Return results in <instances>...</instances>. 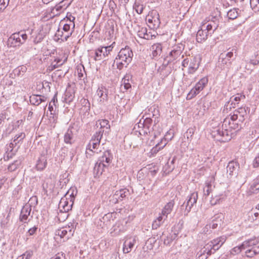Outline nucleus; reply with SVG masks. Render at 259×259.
I'll return each instance as SVG.
<instances>
[{"label":"nucleus","instance_id":"nucleus-10","mask_svg":"<svg viewBox=\"0 0 259 259\" xmlns=\"http://www.w3.org/2000/svg\"><path fill=\"white\" fill-rule=\"evenodd\" d=\"M184 47L182 44L175 46L172 48L171 51L169 52V62H173L175 60H180L183 57L182 55Z\"/></svg>","mask_w":259,"mask_h":259},{"label":"nucleus","instance_id":"nucleus-48","mask_svg":"<svg viewBox=\"0 0 259 259\" xmlns=\"http://www.w3.org/2000/svg\"><path fill=\"white\" fill-rule=\"evenodd\" d=\"M245 249L244 247L242 246V244L240 246L234 247L231 250V253L232 254H235L239 253L242 250Z\"/></svg>","mask_w":259,"mask_h":259},{"label":"nucleus","instance_id":"nucleus-44","mask_svg":"<svg viewBox=\"0 0 259 259\" xmlns=\"http://www.w3.org/2000/svg\"><path fill=\"white\" fill-rule=\"evenodd\" d=\"M245 96L242 95L240 94H237V95L235 96H233L230 100L232 101V103H233L234 104H238L239 102L241 100V99H244Z\"/></svg>","mask_w":259,"mask_h":259},{"label":"nucleus","instance_id":"nucleus-11","mask_svg":"<svg viewBox=\"0 0 259 259\" xmlns=\"http://www.w3.org/2000/svg\"><path fill=\"white\" fill-rule=\"evenodd\" d=\"M73 202L74 201L70 200L69 198L64 196L61 199L59 204L60 211L61 212H67L69 210L71 209Z\"/></svg>","mask_w":259,"mask_h":259},{"label":"nucleus","instance_id":"nucleus-34","mask_svg":"<svg viewBox=\"0 0 259 259\" xmlns=\"http://www.w3.org/2000/svg\"><path fill=\"white\" fill-rule=\"evenodd\" d=\"M73 134L72 130L68 129L64 135V141L66 144H71L73 143Z\"/></svg>","mask_w":259,"mask_h":259},{"label":"nucleus","instance_id":"nucleus-33","mask_svg":"<svg viewBox=\"0 0 259 259\" xmlns=\"http://www.w3.org/2000/svg\"><path fill=\"white\" fill-rule=\"evenodd\" d=\"M151 50L152 56L154 57L159 56L162 52V46L160 44H155L152 46Z\"/></svg>","mask_w":259,"mask_h":259},{"label":"nucleus","instance_id":"nucleus-40","mask_svg":"<svg viewBox=\"0 0 259 259\" xmlns=\"http://www.w3.org/2000/svg\"><path fill=\"white\" fill-rule=\"evenodd\" d=\"M130 75H126L124 76V77L123 78L122 80L121 87L123 86L125 90H127L131 88V85L129 82V79L130 78Z\"/></svg>","mask_w":259,"mask_h":259},{"label":"nucleus","instance_id":"nucleus-42","mask_svg":"<svg viewBox=\"0 0 259 259\" xmlns=\"http://www.w3.org/2000/svg\"><path fill=\"white\" fill-rule=\"evenodd\" d=\"M234 112H238L237 115L238 116V121L242 122L244 120V115L246 113L244 108H240L238 110H235Z\"/></svg>","mask_w":259,"mask_h":259},{"label":"nucleus","instance_id":"nucleus-9","mask_svg":"<svg viewBox=\"0 0 259 259\" xmlns=\"http://www.w3.org/2000/svg\"><path fill=\"white\" fill-rule=\"evenodd\" d=\"M208 81V78L206 77L201 78L189 92L187 95V99H191L198 95L207 85Z\"/></svg>","mask_w":259,"mask_h":259},{"label":"nucleus","instance_id":"nucleus-41","mask_svg":"<svg viewBox=\"0 0 259 259\" xmlns=\"http://www.w3.org/2000/svg\"><path fill=\"white\" fill-rule=\"evenodd\" d=\"M21 160L18 159L14 161L12 163L10 164L8 166V170L10 171H15L21 164Z\"/></svg>","mask_w":259,"mask_h":259},{"label":"nucleus","instance_id":"nucleus-36","mask_svg":"<svg viewBox=\"0 0 259 259\" xmlns=\"http://www.w3.org/2000/svg\"><path fill=\"white\" fill-rule=\"evenodd\" d=\"M77 193V189L75 187H71L65 195V196L69 198L70 200L74 201L75 197Z\"/></svg>","mask_w":259,"mask_h":259},{"label":"nucleus","instance_id":"nucleus-43","mask_svg":"<svg viewBox=\"0 0 259 259\" xmlns=\"http://www.w3.org/2000/svg\"><path fill=\"white\" fill-rule=\"evenodd\" d=\"M27 71V68L25 66L22 65L19 66L15 70V73L17 76L23 75Z\"/></svg>","mask_w":259,"mask_h":259},{"label":"nucleus","instance_id":"nucleus-45","mask_svg":"<svg viewBox=\"0 0 259 259\" xmlns=\"http://www.w3.org/2000/svg\"><path fill=\"white\" fill-rule=\"evenodd\" d=\"M227 16L230 19H234L238 16V13L236 9H233L228 11Z\"/></svg>","mask_w":259,"mask_h":259},{"label":"nucleus","instance_id":"nucleus-8","mask_svg":"<svg viewBox=\"0 0 259 259\" xmlns=\"http://www.w3.org/2000/svg\"><path fill=\"white\" fill-rule=\"evenodd\" d=\"M233 56V53L229 52L226 54L222 53L219 59V65L222 69L228 71L231 67V58Z\"/></svg>","mask_w":259,"mask_h":259},{"label":"nucleus","instance_id":"nucleus-57","mask_svg":"<svg viewBox=\"0 0 259 259\" xmlns=\"http://www.w3.org/2000/svg\"><path fill=\"white\" fill-rule=\"evenodd\" d=\"M59 66H60L59 65V64H58L57 62H55V61H54L52 62L50 66H49V69L50 71H52L55 69L56 68L59 67Z\"/></svg>","mask_w":259,"mask_h":259},{"label":"nucleus","instance_id":"nucleus-51","mask_svg":"<svg viewBox=\"0 0 259 259\" xmlns=\"http://www.w3.org/2000/svg\"><path fill=\"white\" fill-rule=\"evenodd\" d=\"M134 8L138 14H141L142 13L144 9V7L142 5H141L140 4L138 3H136Z\"/></svg>","mask_w":259,"mask_h":259},{"label":"nucleus","instance_id":"nucleus-61","mask_svg":"<svg viewBox=\"0 0 259 259\" xmlns=\"http://www.w3.org/2000/svg\"><path fill=\"white\" fill-rule=\"evenodd\" d=\"M255 58L256 59H251L250 60V63L253 65H258L259 63V54H257L255 55Z\"/></svg>","mask_w":259,"mask_h":259},{"label":"nucleus","instance_id":"nucleus-49","mask_svg":"<svg viewBox=\"0 0 259 259\" xmlns=\"http://www.w3.org/2000/svg\"><path fill=\"white\" fill-rule=\"evenodd\" d=\"M10 0H0V11L5 10L9 5Z\"/></svg>","mask_w":259,"mask_h":259},{"label":"nucleus","instance_id":"nucleus-38","mask_svg":"<svg viewBox=\"0 0 259 259\" xmlns=\"http://www.w3.org/2000/svg\"><path fill=\"white\" fill-rule=\"evenodd\" d=\"M74 97V92L71 91L69 89H67L65 93V100L67 103H70L72 101Z\"/></svg>","mask_w":259,"mask_h":259},{"label":"nucleus","instance_id":"nucleus-32","mask_svg":"<svg viewBox=\"0 0 259 259\" xmlns=\"http://www.w3.org/2000/svg\"><path fill=\"white\" fill-rule=\"evenodd\" d=\"M258 244H259L258 238L250 239L248 240L244 241L242 243V246L244 247L245 249L247 247H255L256 245H258Z\"/></svg>","mask_w":259,"mask_h":259},{"label":"nucleus","instance_id":"nucleus-59","mask_svg":"<svg viewBox=\"0 0 259 259\" xmlns=\"http://www.w3.org/2000/svg\"><path fill=\"white\" fill-rule=\"evenodd\" d=\"M160 143H157L155 147H153L151 150V153L152 154L157 153L160 150L162 149L159 146H160Z\"/></svg>","mask_w":259,"mask_h":259},{"label":"nucleus","instance_id":"nucleus-54","mask_svg":"<svg viewBox=\"0 0 259 259\" xmlns=\"http://www.w3.org/2000/svg\"><path fill=\"white\" fill-rule=\"evenodd\" d=\"M103 48L104 50L103 53L105 54L106 56H107L108 54H110V53L112 51L113 49V47L112 46V45H110L107 47H103Z\"/></svg>","mask_w":259,"mask_h":259},{"label":"nucleus","instance_id":"nucleus-64","mask_svg":"<svg viewBox=\"0 0 259 259\" xmlns=\"http://www.w3.org/2000/svg\"><path fill=\"white\" fill-rule=\"evenodd\" d=\"M37 229V228L35 226L29 229L28 231V234L29 235L31 236L34 234Z\"/></svg>","mask_w":259,"mask_h":259},{"label":"nucleus","instance_id":"nucleus-12","mask_svg":"<svg viewBox=\"0 0 259 259\" xmlns=\"http://www.w3.org/2000/svg\"><path fill=\"white\" fill-rule=\"evenodd\" d=\"M212 247L208 242L198 252L197 259H207L212 253H214Z\"/></svg>","mask_w":259,"mask_h":259},{"label":"nucleus","instance_id":"nucleus-20","mask_svg":"<svg viewBox=\"0 0 259 259\" xmlns=\"http://www.w3.org/2000/svg\"><path fill=\"white\" fill-rule=\"evenodd\" d=\"M137 35L141 38L147 40L151 39L154 35H152L150 32L147 33V29L146 27L138 26Z\"/></svg>","mask_w":259,"mask_h":259},{"label":"nucleus","instance_id":"nucleus-46","mask_svg":"<svg viewBox=\"0 0 259 259\" xmlns=\"http://www.w3.org/2000/svg\"><path fill=\"white\" fill-rule=\"evenodd\" d=\"M250 5L255 12L259 11V0H250Z\"/></svg>","mask_w":259,"mask_h":259},{"label":"nucleus","instance_id":"nucleus-7","mask_svg":"<svg viewBox=\"0 0 259 259\" xmlns=\"http://www.w3.org/2000/svg\"><path fill=\"white\" fill-rule=\"evenodd\" d=\"M200 64L199 58L196 57L185 59L182 62V66L188 67V73L192 74L198 69Z\"/></svg>","mask_w":259,"mask_h":259},{"label":"nucleus","instance_id":"nucleus-2","mask_svg":"<svg viewBox=\"0 0 259 259\" xmlns=\"http://www.w3.org/2000/svg\"><path fill=\"white\" fill-rule=\"evenodd\" d=\"M133 56V51L129 47L121 49L114 60L117 68L121 69L124 66H126L131 62Z\"/></svg>","mask_w":259,"mask_h":259},{"label":"nucleus","instance_id":"nucleus-19","mask_svg":"<svg viewBox=\"0 0 259 259\" xmlns=\"http://www.w3.org/2000/svg\"><path fill=\"white\" fill-rule=\"evenodd\" d=\"M97 94L100 98V102L104 103L107 101L108 91L105 87L103 86L99 87L97 91Z\"/></svg>","mask_w":259,"mask_h":259},{"label":"nucleus","instance_id":"nucleus-23","mask_svg":"<svg viewBox=\"0 0 259 259\" xmlns=\"http://www.w3.org/2000/svg\"><path fill=\"white\" fill-rule=\"evenodd\" d=\"M128 192V191L126 189H121L116 191L113 196V200H115L114 202L117 203L118 201H121L123 198L125 197Z\"/></svg>","mask_w":259,"mask_h":259},{"label":"nucleus","instance_id":"nucleus-50","mask_svg":"<svg viewBox=\"0 0 259 259\" xmlns=\"http://www.w3.org/2000/svg\"><path fill=\"white\" fill-rule=\"evenodd\" d=\"M221 200V197L220 196H213L212 195V197L211 200H210V202L211 205H214L219 203Z\"/></svg>","mask_w":259,"mask_h":259},{"label":"nucleus","instance_id":"nucleus-24","mask_svg":"<svg viewBox=\"0 0 259 259\" xmlns=\"http://www.w3.org/2000/svg\"><path fill=\"white\" fill-rule=\"evenodd\" d=\"M46 100L47 97L44 96L33 95L30 97V103L34 105L37 106Z\"/></svg>","mask_w":259,"mask_h":259},{"label":"nucleus","instance_id":"nucleus-56","mask_svg":"<svg viewBox=\"0 0 259 259\" xmlns=\"http://www.w3.org/2000/svg\"><path fill=\"white\" fill-rule=\"evenodd\" d=\"M63 31L59 29L56 33L55 36L57 37L58 39H61V40L63 41Z\"/></svg>","mask_w":259,"mask_h":259},{"label":"nucleus","instance_id":"nucleus-47","mask_svg":"<svg viewBox=\"0 0 259 259\" xmlns=\"http://www.w3.org/2000/svg\"><path fill=\"white\" fill-rule=\"evenodd\" d=\"M171 139V138H169L168 137V134H167L165 136V137L162 139H161V141L158 143L161 144L160 146H159L160 147L161 149H163L166 145L168 141L169 140H170Z\"/></svg>","mask_w":259,"mask_h":259},{"label":"nucleus","instance_id":"nucleus-28","mask_svg":"<svg viewBox=\"0 0 259 259\" xmlns=\"http://www.w3.org/2000/svg\"><path fill=\"white\" fill-rule=\"evenodd\" d=\"M111 160V156L110 152L108 151H106L104 152L102 157L99 158L98 161L104 165H107V167L109 165Z\"/></svg>","mask_w":259,"mask_h":259},{"label":"nucleus","instance_id":"nucleus-18","mask_svg":"<svg viewBox=\"0 0 259 259\" xmlns=\"http://www.w3.org/2000/svg\"><path fill=\"white\" fill-rule=\"evenodd\" d=\"M136 242L135 237L130 238L127 239L124 242L123 245V252L124 253H127L130 252L133 248L134 247Z\"/></svg>","mask_w":259,"mask_h":259},{"label":"nucleus","instance_id":"nucleus-53","mask_svg":"<svg viewBox=\"0 0 259 259\" xmlns=\"http://www.w3.org/2000/svg\"><path fill=\"white\" fill-rule=\"evenodd\" d=\"M245 254H246V256H247L248 257H252L254 255H256L253 247H252L251 249H247L245 251Z\"/></svg>","mask_w":259,"mask_h":259},{"label":"nucleus","instance_id":"nucleus-29","mask_svg":"<svg viewBox=\"0 0 259 259\" xmlns=\"http://www.w3.org/2000/svg\"><path fill=\"white\" fill-rule=\"evenodd\" d=\"M114 213H108L105 214L101 219V221L107 227L111 226V224L114 222Z\"/></svg>","mask_w":259,"mask_h":259},{"label":"nucleus","instance_id":"nucleus-5","mask_svg":"<svg viewBox=\"0 0 259 259\" xmlns=\"http://www.w3.org/2000/svg\"><path fill=\"white\" fill-rule=\"evenodd\" d=\"M237 112H234L233 114L226 117L222 123L223 128H228L230 134H231V130H239L241 128V125L238 121V116Z\"/></svg>","mask_w":259,"mask_h":259},{"label":"nucleus","instance_id":"nucleus-14","mask_svg":"<svg viewBox=\"0 0 259 259\" xmlns=\"http://www.w3.org/2000/svg\"><path fill=\"white\" fill-rule=\"evenodd\" d=\"M72 234L71 230L69 227L62 228L56 231L55 238L56 240L59 238L64 239L63 241H65L67 240Z\"/></svg>","mask_w":259,"mask_h":259},{"label":"nucleus","instance_id":"nucleus-13","mask_svg":"<svg viewBox=\"0 0 259 259\" xmlns=\"http://www.w3.org/2000/svg\"><path fill=\"white\" fill-rule=\"evenodd\" d=\"M31 211V207L30 205L26 204L21 209L20 221L25 223L29 222L32 218V216L30 215Z\"/></svg>","mask_w":259,"mask_h":259},{"label":"nucleus","instance_id":"nucleus-55","mask_svg":"<svg viewBox=\"0 0 259 259\" xmlns=\"http://www.w3.org/2000/svg\"><path fill=\"white\" fill-rule=\"evenodd\" d=\"M66 18L69 20L70 23L71 25L72 26V29H74L75 27V24L74 23V21L75 20V17L72 16L71 14H67Z\"/></svg>","mask_w":259,"mask_h":259},{"label":"nucleus","instance_id":"nucleus-3","mask_svg":"<svg viewBox=\"0 0 259 259\" xmlns=\"http://www.w3.org/2000/svg\"><path fill=\"white\" fill-rule=\"evenodd\" d=\"M210 134L212 137L221 142H228L231 139L229 129L225 128V127L223 128V125L221 127L220 126H217L213 127L212 130L211 131Z\"/></svg>","mask_w":259,"mask_h":259},{"label":"nucleus","instance_id":"nucleus-4","mask_svg":"<svg viewBox=\"0 0 259 259\" xmlns=\"http://www.w3.org/2000/svg\"><path fill=\"white\" fill-rule=\"evenodd\" d=\"M102 137V134L101 131L96 132L95 134L92 137V139L90 140L89 144L87 147V154H88L89 151L92 152L94 153H99L101 151L100 147V140Z\"/></svg>","mask_w":259,"mask_h":259},{"label":"nucleus","instance_id":"nucleus-37","mask_svg":"<svg viewBox=\"0 0 259 259\" xmlns=\"http://www.w3.org/2000/svg\"><path fill=\"white\" fill-rule=\"evenodd\" d=\"M104 50L103 47L99 48L95 52V60L99 61L103 59V57H106L105 54L103 53Z\"/></svg>","mask_w":259,"mask_h":259},{"label":"nucleus","instance_id":"nucleus-60","mask_svg":"<svg viewBox=\"0 0 259 259\" xmlns=\"http://www.w3.org/2000/svg\"><path fill=\"white\" fill-rule=\"evenodd\" d=\"M71 25L70 24H64L63 27V31L64 32H73V29H70Z\"/></svg>","mask_w":259,"mask_h":259},{"label":"nucleus","instance_id":"nucleus-15","mask_svg":"<svg viewBox=\"0 0 259 259\" xmlns=\"http://www.w3.org/2000/svg\"><path fill=\"white\" fill-rule=\"evenodd\" d=\"M148 24L149 27L152 29H156L159 27L160 24L159 15L157 12L152 13L148 16Z\"/></svg>","mask_w":259,"mask_h":259},{"label":"nucleus","instance_id":"nucleus-6","mask_svg":"<svg viewBox=\"0 0 259 259\" xmlns=\"http://www.w3.org/2000/svg\"><path fill=\"white\" fill-rule=\"evenodd\" d=\"M27 39V34L24 32H19L11 35L8 39V44L11 47H19L23 44Z\"/></svg>","mask_w":259,"mask_h":259},{"label":"nucleus","instance_id":"nucleus-22","mask_svg":"<svg viewBox=\"0 0 259 259\" xmlns=\"http://www.w3.org/2000/svg\"><path fill=\"white\" fill-rule=\"evenodd\" d=\"M238 168L239 165L237 163L232 161L229 162L227 167V171L231 176L236 175L237 174Z\"/></svg>","mask_w":259,"mask_h":259},{"label":"nucleus","instance_id":"nucleus-30","mask_svg":"<svg viewBox=\"0 0 259 259\" xmlns=\"http://www.w3.org/2000/svg\"><path fill=\"white\" fill-rule=\"evenodd\" d=\"M175 202L173 200L167 203L162 208L161 213L162 215L167 217L168 214H170L172 211Z\"/></svg>","mask_w":259,"mask_h":259},{"label":"nucleus","instance_id":"nucleus-35","mask_svg":"<svg viewBox=\"0 0 259 259\" xmlns=\"http://www.w3.org/2000/svg\"><path fill=\"white\" fill-rule=\"evenodd\" d=\"M25 137L24 133H21L18 135H16L13 140V142L10 144V147L13 148L14 145H16L17 143H19Z\"/></svg>","mask_w":259,"mask_h":259},{"label":"nucleus","instance_id":"nucleus-62","mask_svg":"<svg viewBox=\"0 0 259 259\" xmlns=\"http://www.w3.org/2000/svg\"><path fill=\"white\" fill-rule=\"evenodd\" d=\"M253 166L254 167H259V153L258 155L255 157L253 162Z\"/></svg>","mask_w":259,"mask_h":259},{"label":"nucleus","instance_id":"nucleus-63","mask_svg":"<svg viewBox=\"0 0 259 259\" xmlns=\"http://www.w3.org/2000/svg\"><path fill=\"white\" fill-rule=\"evenodd\" d=\"M64 32L63 41H66L68 38L71 35L72 32Z\"/></svg>","mask_w":259,"mask_h":259},{"label":"nucleus","instance_id":"nucleus-21","mask_svg":"<svg viewBox=\"0 0 259 259\" xmlns=\"http://www.w3.org/2000/svg\"><path fill=\"white\" fill-rule=\"evenodd\" d=\"M96 125L98 127H100L101 134H103L104 132L108 133L110 130V124L109 121L106 119H102L98 120L96 123Z\"/></svg>","mask_w":259,"mask_h":259},{"label":"nucleus","instance_id":"nucleus-16","mask_svg":"<svg viewBox=\"0 0 259 259\" xmlns=\"http://www.w3.org/2000/svg\"><path fill=\"white\" fill-rule=\"evenodd\" d=\"M226 239L227 237L226 236H222L209 241V242L213 249V252L218 250L224 244Z\"/></svg>","mask_w":259,"mask_h":259},{"label":"nucleus","instance_id":"nucleus-52","mask_svg":"<svg viewBox=\"0 0 259 259\" xmlns=\"http://www.w3.org/2000/svg\"><path fill=\"white\" fill-rule=\"evenodd\" d=\"M32 255V252L31 251H26L22 255L19 256L18 259H30Z\"/></svg>","mask_w":259,"mask_h":259},{"label":"nucleus","instance_id":"nucleus-26","mask_svg":"<svg viewBox=\"0 0 259 259\" xmlns=\"http://www.w3.org/2000/svg\"><path fill=\"white\" fill-rule=\"evenodd\" d=\"M213 182V178H211L209 180H208L206 181L205 183V186L203 188V192L205 195L208 196L213 191L214 188L212 184Z\"/></svg>","mask_w":259,"mask_h":259},{"label":"nucleus","instance_id":"nucleus-27","mask_svg":"<svg viewBox=\"0 0 259 259\" xmlns=\"http://www.w3.org/2000/svg\"><path fill=\"white\" fill-rule=\"evenodd\" d=\"M47 164V157L45 155H41L36 161V168L38 170H42L46 168Z\"/></svg>","mask_w":259,"mask_h":259},{"label":"nucleus","instance_id":"nucleus-58","mask_svg":"<svg viewBox=\"0 0 259 259\" xmlns=\"http://www.w3.org/2000/svg\"><path fill=\"white\" fill-rule=\"evenodd\" d=\"M50 259H65V255L63 253H58Z\"/></svg>","mask_w":259,"mask_h":259},{"label":"nucleus","instance_id":"nucleus-31","mask_svg":"<svg viewBox=\"0 0 259 259\" xmlns=\"http://www.w3.org/2000/svg\"><path fill=\"white\" fill-rule=\"evenodd\" d=\"M259 191V180H255L253 183L250 185L247 191L248 195L257 193Z\"/></svg>","mask_w":259,"mask_h":259},{"label":"nucleus","instance_id":"nucleus-17","mask_svg":"<svg viewBox=\"0 0 259 259\" xmlns=\"http://www.w3.org/2000/svg\"><path fill=\"white\" fill-rule=\"evenodd\" d=\"M198 198V194L197 192H194L192 193L188 197L187 203L186 204V214H187L190 211L193 205L196 203Z\"/></svg>","mask_w":259,"mask_h":259},{"label":"nucleus","instance_id":"nucleus-1","mask_svg":"<svg viewBox=\"0 0 259 259\" xmlns=\"http://www.w3.org/2000/svg\"><path fill=\"white\" fill-rule=\"evenodd\" d=\"M219 23V21L216 17H213L211 20H204L196 34L197 41L201 43L206 40L208 36L211 35L217 29Z\"/></svg>","mask_w":259,"mask_h":259},{"label":"nucleus","instance_id":"nucleus-25","mask_svg":"<svg viewBox=\"0 0 259 259\" xmlns=\"http://www.w3.org/2000/svg\"><path fill=\"white\" fill-rule=\"evenodd\" d=\"M167 219V217L159 213V216L153 222L152 228L153 229H157L160 227Z\"/></svg>","mask_w":259,"mask_h":259},{"label":"nucleus","instance_id":"nucleus-39","mask_svg":"<svg viewBox=\"0 0 259 259\" xmlns=\"http://www.w3.org/2000/svg\"><path fill=\"white\" fill-rule=\"evenodd\" d=\"M106 167L107 165H104V164L97 161L95 166L94 170L97 172V174L101 175L104 171V168Z\"/></svg>","mask_w":259,"mask_h":259}]
</instances>
